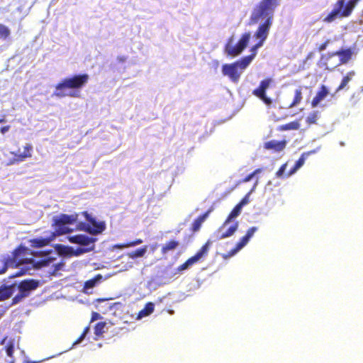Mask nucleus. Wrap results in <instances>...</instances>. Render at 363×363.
Here are the masks:
<instances>
[{"label":"nucleus","mask_w":363,"mask_h":363,"mask_svg":"<svg viewBox=\"0 0 363 363\" xmlns=\"http://www.w3.org/2000/svg\"><path fill=\"white\" fill-rule=\"evenodd\" d=\"M99 318H100V315L98 313L94 312V313H92V316H91V322L92 323L94 320H98Z\"/></svg>","instance_id":"ea45409f"},{"label":"nucleus","mask_w":363,"mask_h":363,"mask_svg":"<svg viewBox=\"0 0 363 363\" xmlns=\"http://www.w3.org/2000/svg\"><path fill=\"white\" fill-rule=\"evenodd\" d=\"M180 243L178 240H168L164 245H162L161 248V253L164 255L168 254L171 251H174L177 250Z\"/></svg>","instance_id":"412c9836"},{"label":"nucleus","mask_w":363,"mask_h":363,"mask_svg":"<svg viewBox=\"0 0 363 363\" xmlns=\"http://www.w3.org/2000/svg\"><path fill=\"white\" fill-rule=\"evenodd\" d=\"M242 211V208L240 206V205H236L233 210L230 211V214L227 217V218L225 220V224H228L232 219L238 217Z\"/></svg>","instance_id":"cd10ccee"},{"label":"nucleus","mask_w":363,"mask_h":363,"mask_svg":"<svg viewBox=\"0 0 363 363\" xmlns=\"http://www.w3.org/2000/svg\"><path fill=\"white\" fill-rule=\"evenodd\" d=\"M279 4V0H260L252 9L248 24L252 26L261 21H264V22L259 25L254 33V37L258 41L251 47L250 50L251 54L234 62L241 72L248 67L257 55V50L264 45L267 40L272 26L275 9Z\"/></svg>","instance_id":"f03ea898"},{"label":"nucleus","mask_w":363,"mask_h":363,"mask_svg":"<svg viewBox=\"0 0 363 363\" xmlns=\"http://www.w3.org/2000/svg\"><path fill=\"white\" fill-rule=\"evenodd\" d=\"M228 224H225V221L216 232V238L218 240H222L233 235L238 228V222L234 223L225 230Z\"/></svg>","instance_id":"ddd939ff"},{"label":"nucleus","mask_w":363,"mask_h":363,"mask_svg":"<svg viewBox=\"0 0 363 363\" xmlns=\"http://www.w3.org/2000/svg\"><path fill=\"white\" fill-rule=\"evenodd\" d=\"M249 195H250V193H248L247 194H246L242 199V200L238 203V205H240V206L241 208H242L245 205L247 204L248 202H249Z\"/></svg>","instance_id":"e433bc0d"},{"label":"nucleus","mask_w":363,"mask_h":363,"mask_svg":"<svg viewBox=\"0 0 363 363\" xmlns=\"http://www.w3.org/2000/svg\"><path fill=\"white\" fill-rule=\"evenodd\" d=\"M355 75V72L352 70L347 73L345 76L343 77L340 85L336 89L335 92H338L343 89H347L348 83L352 79L353 77Z\"/></svg>","instance_id":"4be33fe9"},{"label":"nucleus","mask_w":363,"mask_h":363,"mask_svg":"<svg viewBox=\"0 0 363 363\" xmlns=\"http://www.w3.org/2000/svg\"><path fill=\"white\" fill-rule=\"evenodd\" d=\"M352 54L353 51L351 48L341 49L323 55L320 61L326 69L331 70L333 68L347 63L351 59Z\"/></svg>","instance_id":"0eeeda50"},{"label":"nucleus","mask_w":363,"mask_h":363,"mask_svg":"<svg viewBox=\"0 0 363 363\" xmlns=\"http://www.w3.org/2000/svg\"><path fill=\"white\" fill-rule=\"evenodd\" d=\"M5 122H6L5 118H1V119H0V123H5Z\"/></svg>","instance_id":"c03bdc74"},{"label":"nucleus","mask_w":363,"mask_h":363,"mask_svg":"<svg viewBox=\"0 0 363 363\" xmlns=\"http://www.w3.org/2000/svg\"><path fill=\"white\" fill-rule=\"evenodd\" d=\"M272 83V78H265L260 82L259 86L252 91V94L261 99L268 106L272 104V99L267 96L266 91L269 89Z\"/></svg>","instance_id":"9d476101"},{"label":"nucleus","mask_w":363,"mask_h":363,"mask_svg":"<svg viewBox=\"0 0 363 363\" xmlns=\"http://www.w3.org/2000/svg\"><path fill=\"white\" fill-rule=\"evenodd\" d=\"M38 286L39 281L34 279H25L19 283L15 281L10 285L4 284L0 286V301L8 299L16 292L12 299V303H18L28 297Z\"/></svg>","instance_id":"7ed1b4c3"},{"label":"nucleus","mask_w":363,"mask_h":363,"mask_svg":"<svg viewBox=\"0 0 363 363\" xmlns=\"http://www.w3.org/2000/svg\"><path fill=\"white\" fill-rule=\"evenodd\" d=\"M362 0H337L333 8L323 19L326 23H330L337 19L350 17L354 9Z\"/></svg>","instance_id":"423d86ee"},{"label":"nucleus","mask_w":363,"mask_h":363,"mask_svg":"<svg viewBox=\"0 0 363 363\" xmlns=\"http://www.w3.org/2000/svg\"><path fill=\"white\" fill-rule=\"evenodd\" d=\"M111 324L106 322H99L94 326V333L96 336L100 337L103 333L108 331Z\"/></svg>","instance_id":"b1692460"},{"label":"nucleus","mask_w":363,"mask_h":363,"mask_svg":"<svg viewBox=\"0 0 363 363\" xmlns=\"http://www.w3.org/2000/svg\"><path fill=\"white\" fill-rule=\"evenodd\" d=\"M194 264H195V262L191 259V257H189L184 263L179 266L178 269L179 271L184 270L187 269L189 267L193 265Z\"/></svg>","instance_id":"f704fd0d"},{"label":"nucleus","mask_w":363,"mask_h":363,"mask_svg":"<svg viewBox=\"0 0 363 363\" xmlns=\"http://www.w3.org/2000/svg\"><path fill=\"white\" fill-rule=\"evenodd\" d=\"M69 349H65V350H60L58 352H57L55 354H54L53 355H52L51 357H50L49 358H52V357H55L57 355H60L64 352H65L66 351H67Z\"/></svg>","instance_id":"79ce46f5"},{"label":"nucleus","mask_w":363,"mask_h":363,"mask_svg":"<svg viewBox=\"0 0 363 363\" xmlns=\"http://www.w3.org/2000/svg\"><path fill=\"white\" fill-rule=\"evenodd\" d=\"M155 305L152 302L145 304L144 308L139 312V316L149 315L154 311Z\"/></svg>","instance_id":"c756f323"},{"label":"nucleus","mask_w":363,"mask_h":363,"mask_svg":"<svg viewBox=\"0 0 363 363\" xmlns=\"http://www.w3.org/2000/svg\"><path fill=\"white\" fill-rule=\"evenodd\" d=\"M78 220L77 214H60L54 216L52 218L55 232L49 233V235H45L31 240L30 242L31 246L34 247H41L49 245L56 236L62 235H68L67 239L72 243L77 244L78 247H65L64 246V254L67 256H79L86 252L94 250L96 239L86 235L79 234L71 235L73 228L70 225Z\"/></svg>","instance_id":"f257e3e1"},{"label":"nucleus","mask_w":363,"mask_h":363,"mask_svg":"<svg viewBox=\"0 0 363 363\" xmlns=\"http://www.w3.org/2000/svg\"><path fill=\"white\" fill-rule=\"evenodd\" d=\"M89 330H90L89 327L85 328L83 333H82V335L77 339H76V340H77V341L84 340L85 339L86 335L89 333Z\"/></svg>","instance_id":"4c0bfd02"},{"label":"nucleus","mask_w":363,"mask_h":363,"mask_svg":"<svg viewBox=\"0 0 363 363\" xmlns=\"http://www.w3.org/2000/svg\"><path fill=\"white\" fill-rule=\"evenodd\" d=\"M250 38V32H245L241 35L236 45H233V38H229L224 46V52L228 56L230 57H237L240 55L247 48Z\"/></svg>","instance_id":"6e6552de"},{"label":"nucleus","mask_w":363,"mask_h":363,"mask_svg":"<svg viewBox=\"0 0 363 363\" xmlns=\"http://www.w3.org/2000/svg\"><path fill=\"white\" fill-rule=\"evenodd\" d=\"M300 128V123L297 121H291L284 125L279 126V130H298Z\"/></svg>","instance_id":"c85d7f7f"},{"label":"nucleus","mask_w":363,"mask_h":363,"mask_svg":"<svg viewBox=\"0 0 363 363\" xmlns=\"http://www.w3.org/2000/svg\"><path fill=\"white\" fill-rule=\"evenodd\" d=\"M133 262L130 259V257L126 253L118 256L115 259V269L116 272H121L132 267Z\"/></svg>","instance_id":"4468645a"},{"label":"nucleus","mask_w":363,"mask_h":363,"mask_svg":"<svg viewBox=\"0 0 363 363\" xmlns=\"http://www.w3.org/2000/svg\"><path fill=\"white\" fill-rule=\"evenodd\" d=\"M330 43V40L327 39L325 42H323L318 46V50L319 52H322V51L325 50L327 48V47L328 46Z\"/></svg>","instance_id":"c9c22d12"},{"label":"nucleus","mask_w":363,"mask_h":363,"mask_svg":"<svg viewBox=\"0 0 363 363\" xmlns=\"http://www.w3.org/2000/svg\"><path fill=\"white\" fill-rule=\"evenodd\" d=\"M28 251L29 250L27 247L21 245L14 250L11 255L4 257L2 259L4 266L0 270V274L4 273L9 267L19 268V270L11 277H18L33 269L35 264L34 260L25 257Z\"/></svg>","instance_id":"20e7f679"},{"label":"nucleus","mask_w":363,"mask_h":363,"mask_svg":"<svg viewBox=\"0 0 363 363\" xmlns=\"http://www.w3.org/2000/svg\"><path fill=\"white\" fill-rule=\"evenodd\" d=\"M212 211H213L212 208L208 209L206 213L199 216L197 218H196L194 220V222L192 223L191 227L190 228V230L193 233H195L200 230L202 223L204 222V220L206 219V218L208 216L209 213Z\"/></svg>","instance_id":"f3484780"},{"label":"nucleus","mask_w":363,"mask_h":363,"mask_svg":"<svg viewBox=\"0 0 363 363\" xmlns=\"http://www.w3.org/2000/svg\"><path fill=\"white\" fill-rule=\"evenodd\" d=\"M286 164H284L280 167V168L276 173L277 177H282V175L284 174V171L286 169Z\"/></svg>","instance_id":"58836bf2"},{"label":"nucleus","mask_w":363,"mask_h":363,"mask_svg":"<svg viewBox=\"0 0 363 363\" xmlns=\"http://www.w3.org/2000/svg\"><path fill=\"white\" fill-rule=\"evenodd\" d=\"M262 172V168L256 169L255 171H253L251 174L246 176L245 178L242 179V182L244 183L250 182L256 174H259Z\"/></svg>","instance_id":"72a5a7b5"},{"label":"nucleus","mask_w":363,"mask_h":363,"mask_svg":"<svg viewBox=\"0 0 363 363\" xmlns=\"http://www.w3.org/2000/svg\"><path fill=\"white\" fill-rule=\"evenodd\" d=\"M315 150L309 151L306 152H303L299 159L296 162L295 165L294 167L291 169V171L289 172L287 176H290L292 174H294L297 169H298L301 167H302L305 162L306 159L308 156H309L311 153H314Z\"/></svg>","instance_id":"5701e85b"},{"label":"nucleus","mask_w":363,"mask_h":363,"mask_svg":"<svg viewBox=\"0 0 363 363\" xmlns=\"http://www.w3.org/2000/svg\"><path fill=\"white\" fill-rule=\"evenodd\" d=\"M257 230V228L255 226L250 228L246 234L240 238L239 242L236 244L235 247L232 249L230 251H229L226 254L222 255V257L223 259H226L234 255H235L238 251H240L242 247H244L247 242H249L250 239L254 235L255 233Z\"/></svg>","instance_id":"9b49d317"},{"label":"nucleus","mask_w":363,"mask_h":363,"mask_svg":"<svg viewBox=\"0 0 363 363\" xmlns=\"http://www.w3.org/2000/svg\"><path fill=\"white\" fill-rule=\"evenodd\" d=\"M89 76L86 74L67 77L55 86V91L52 95L58 98L76 97L79 94L78 90L87 82Z\"/></svg>","instance_id":"39448f33"},{"label":"nucleus","mask_w":363,"mask_h":363,"mask_svg":"<svg viewBox=\"0 0 363 363\" xmlns=\"http://www.w3.org/2000/svg\"><path fill=\"white\" fill-rule=\"evenodd\" d=\"M147 250V246H143L140 248H138L131 252L126 253L129 255L130 259H134L138 257H142L145 255Z\"/></svg>","instance_id":"bb28decb"},{"label":"nucleus","mask_w":363,"mask_h":363,"mask_svg":"<svg viewBox=\"0 0 363 363\" xmlns=\"http://www.w3.org/2000/svg\"><path fill=\"white\" fill-rule=\"evenodd\" d=\"M286 145V142L285 140H269L264 143V147L267 150H272L274 152H280L283 150Z\"/></svg>","instance_id":"6ab92c4d"},{"label":"nucleus","mask_w":363,"mask_h":363,"mask_svg":"<svg viewBox=\"0 0 363 363\" xmlns=\"http://www.w3.org/2000/svg\"><path fill=\"white\" fill-rule=\"evenodd\" d=\"M211 242L207 241L197 252L191 257L195 263L199 262L201 259H204L208 253Z\"/></svg>","instance_id":"a211bd4d"},{"label":"nucleus","mask_w":363,"mask_h":363,"mask_svg":"<svg viewBox=\"0 0 363 363\" xmlns=\"http://www.w3.org/2000/svg\"><path fill=\"white\" fill-rule=\"evenodd\" d=\"M10 30L4 25L0 24V39L6 40L10 35Z\"/></svg>","instance_id":"2f4dec72"},{"label":"nucleus","mask_w":363,"mask_h":363,"mask_svg":"<svg viewBox=\"0 0 363 363\" xmlns=\"http://www.w3.org/2000/svg\"><path fill=\"white\" fill-rule=\"evenodd\" d=\"M103 279L102 275L97 274L93 279L87 280L84 283V292L86 294H91L93 288L96 286Z\"/></svg>","instance_id":"aec40b11"},{"label":"nucleus","mask_w":363,"mask_h":363,"mask_svg":"<svg viewBox=\"0 0 363 363\" xmlns=\"http://www.w3.org/2000/svg\"><path fill=\"white\" fill-rule=\"evenodd\" d=\"M31 150H32V145L30 144H26V146L24 147V151L23 153H20V152L16 153L14 152H11V153L12 155H14L15 156L18 157V159H17L18 161H23V160H24V159L31 157V153H30Z\"/></svg>","instance_id":"393cba45"},{"label":"nucleus","mask_w":363,"mask_h":363,"mask_svg":"<svg viewBox=\"0 0 363 363\" xmlns=\"http://www.w3.org/2000/svg\"><path fill=\"white\" fill-rule=\"evenodd\" d=\"M239 68L236 65V64H225L222 66V72L224 75L228 76L230 79L237 83L240 77L241 71H239Z\"/></svg>","instance_id":"f8f14e48"},{"label":"nucleus","mask_w":363,"mask_h":363,"mask_svg":"<svg viewBox=\"0 0 363 363\" xmlns=\"http://www.w3.org/2000/svg\"><path fill=\"white\" fill-rule=\"evenodd\" d=\"M143 241L142 239H136L133 241L127 242L123 244H116V245H115V248L121 249L123 247H133V246H135V245L143 243Z\"/></svg>","instance_id":"7c9ffc66"},{"label":"nucleus","mask_w":363,"mask_h":363,"mask_svg":"<svg viewBox=\"0 0 363 363\" xmlns=\"http://www.w3.org/2000/svg\"><path fill=\"white\" fill-rule=\"evenodd\" d=\"M1 344L4 345L2 350H4L7 357L10 358L8 360V363H15L16 359L13 353L16 349H19L18 345H17L16 346L14 342H1Z\"/></svg>","instance_id":"2eb2a0df"},{"label":"nucleus","mask_w":363,"mask_h":363,"mask_svg":"<svg viewBox=\"0 0 363 363\" xmlns=\"http://www.w3.org/2000/svg\"><path fill=\"white\" fill-rule=\"evenodd\" d=\"M3 315H4V311L0 310V319L2 318Z\"/></svg>","instance_id":"a18cd8bd"},{"label":"nucleus","mask_w":363,"mask_h":363,"mask_svg":"<svg viewBox=\"0 0 363 363\" xmlns=\"http://www.w3.org/2000/svg\"><path fill=\"white\" fill-rule=\"evenodd\" d=\"M79 342H80L76 341V342H74L73 345H76V344H77V343H79Z\"/></svg>","instance_id":"49530a36"},{"label":"nucleus","mask_w":363,"mask_h":363,"mask_svg":"<svg viewBox=\"0 0 363 363\" xmlns=\"http://www.w3.org/2000/svg\"><path fill=\"white\" fill-rule=\"evenodd\" d=\"M313 56H314V52H309V53L307 55L306 58H307V59H310V58H312Z\"/></svg>","instance_id":"37998d69"},{"label":"nucleus","mask_w":363,"mask_h":363,"mask_svg":"<svg viewBox=\"0 0 363 363\" xmlns=\"http://www.w3.org/2000/svg\"><path fill=\"white\" fill-rule=\"evenodd\" d=\"M318 118V112L313 111L308 116L306 121L308 125L315 124V123H316Z\"/></svg>","instance_id":"473e14b6"},{"label":"nucleus","mask_w":363,"mask_h":363,"mask_svg":"<svg viewBox=\"0 0 363 363\" xmlns=\"http://www.w3.org/2000/svg\"><path fill=\"white\" fill-rule=\"evenodd\" d=\"M303 99L302 89L301 87H298L295 90L294 97L292 102L288 106L289 108H291L294 106H298Z\"/></svg>","instance_id":"a878e982"},{"label":"nucleus","mask_w":363,"mask_h":363,"mask_svg":"<svg viewBox=\"0 0 363 363\" xmlns=\"http://www.w3.org/2000/svg\"><path fill=\"white\" fill-rule=\"evenodd\" d=\"M328 89L325 85H321L315 96L311 101V106L315 108L328 95Z\"/></svg>","instance_id":"dca6fc26"},{"label":"nucleus","mask_w":363,"mask_h":363,"mask_svg":"<svg viewBox=\"0 0 363 363\" xmlns=\"http://www.w3.org/2000/svg\"><path fill=\"white\" fill-rule=\"evenodd\" d=\"M83 216L86 219V223L80 222L77 225V228L91 234L96 235L101 233L105 229L104 222H98L92 218L87 212H84Z\"/></svg>","instance_id":"1a4fd4ad"},{"label":"nucleus","mask_w":363,"mask_h":363,"mask_svg":"<svg viewBox=\"0 0 363 363\" xmlns=\"http://www.w3.org/2000/svg\"><path fill=\"white\" fill-rule=\"evenodd\" d=\"M9 129H10L9 125L4 126L0 128V132L2 134H5L6 133H7L9 130Z\"/></svg>","instance_id":"a19ab883"}]
</instances>
